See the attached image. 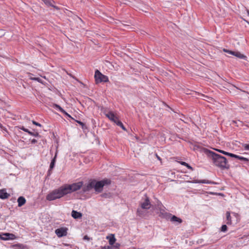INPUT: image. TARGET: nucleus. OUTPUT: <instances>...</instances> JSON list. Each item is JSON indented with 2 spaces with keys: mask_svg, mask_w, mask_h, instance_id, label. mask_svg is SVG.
<instances>
[{
  "mask_svg": "<svg viewBox=\"0 0 249 249\" xmlns=\"http://www.w3.org/2000/svg\"><path fill=\"white\" fill-rule=\"evenodd\" d=\"M204 152L214 165L219 167L221 169H229L230 165L228 163V160L225 157L207 148L204 149Z\"/></svg>",
  "mask_w": 249,
  "mask_h": 249,
  "instance_id": "obj_1",
  "label": "nucleus"
},
{
  "mask_svg": "<svg viewBox=\"0 0 249 249\" xmlns=\"http://www.w3.org/2000/svg\"><path fill=\"white\" fill-rule=\"evenodd\" d=\"M66 195H67L62 185L50 192L47 195L46 198L48 201H53L59 199Z\"/></svg>",
  "mask_w": 249,
  "mask_h": 249,
  "instance_id": "obj_2",
  "label": "nucleus"
},
{
  "mask_svg": "<svg viewBox=\"0 0 249 249\" xmlns=\"http://www.w3.org/2000/svg\"><path fill=\"white\" fill-rule=\"evenodd\" d=\"M83 185V182L79 181L72 184H65L63 186L66 195H68L79 190L82 187Z\"/></svg>",
  "mask_w": 249,
  "mask_h": 249,
  "instance_id": "obj_3",
  "label": "nucleus"
},
{
  "mask_svg": "<svg viewBox=\"0 0 249 249\" xmlns=\"http://www.w3.org/2000/svg\"><path fill=\"white\" fill-rule=\"evenodd\" d=\"M93 188L98 193H101L103 191L104 186L111 184V180L108 178H105L100 181L93 180Z\"/></svg>",
  "mask_w": 249,
  "mask_h": 249,
  "instance_id": "obj_4",
  "label": "nucleus"
},
{
  "mask_svg": "<svg viewBox=\"0 0 249 249\" xmlns=\"http://www.w3.org/2000/svg\"><path fill=\"white\" fill-rule=\"evenodd\" d=\"M94 78L96 83L102 82H107L109 81L108 77L103 74L99 70H96L95 71Z\"/></svg>",
  "mask_w": 249,
  "mask_h": 249,
  "instance_id": "obj_5",
  "label": "nucleus"
},
{
  "mask_svg": "<svg viewBox=\"0 0 249 249\" xmlns=\"http://www.w3.org/2000/svg\"><path fill=\"white\" fill-rule=\"evenodd\" d=\"M111 121L115 123L118 126H120L124 130H126L125 127L121 121L119 120L118 118L112 112H109L106 115Z\"/></svg>",
  "mask_w": 249,
  "mask_h": 249,
  "instance_id": "obj_6",
  "label": "nucleus"
},
{
  "mask_svg": "<svg viewBox=\"0 0 249 249\" xmlns=\"http://www.w3.org/2000/svg\"><path fill=\"white\" fill-rule=\"evenodd\" d=\"M68 229L66 227H62L55 230V233L59 237L65 236L67 234Z\"/></svg>",
  "mask_w": 249,
  "mask_h": 249,
  "instance_id": "obj_7",
  "label": "nucleus"
},
{
  "mask_svg": "<svg viewBox=\"0 0 249 249\" xmlns=\"http://www.w3.org/2000/svg\"><path fill=\"white\" fill-rule=\"evenodd\" d=\"M57 151H56L54 155V157L51 160V162L50 165L49 169L47 172V176H49L51 175V174L52 173V170L54 168L56 160V158H57Z\"/></svg>",
  "mask_w": 249,
  "mask_h": 249,
  "instance_id": "obj_8",
  "label": "nucleus"
},
{
  "mask_svg": "<svg viewBox=\"0 0 249 249\" xmlns=\"http://www.w3.org/2000/svg\"><path fill=\"white\" fill-rule=\"evenodd\" d=\"M165 214L168 215L169 216L171 217L170 221L173 222L176 225H178L179 224H181L182 222V220L175 215H172L171 213H165Z\"/></svg>",
  "mask_w": 249,
  "mask_h": 249,
  "instance_id": "obj_9",
  "label": "nucleus"
},
{
  "mask_svg": "<svg viewBox=\"0 0 249 249\" xmlns=\"http://www.w3.org/2000/svg\"><path fill=\"white\" fill-rule=\"evenodd\" d=\"M16 236L13 233H4L2 234H0V239L2 240H8L10 239H15L16 238Z\"/></svg>",
  "mask_w": 249,
  "mask_h": 249,
  "instance_id": "obj_10",
  "label": "nucleus"
},
{
  "mask_svg": "<svg viewBox=\"0 0 249 249\" xmlns=\"http://www.w3.org/2000/svg\"><path fill=\"white\" fill-rule=\"evenodd\" d=\"M151 204L148 197L145 196V198L143 202L141 203V207L142 209L148 210L151 207Z\"/></svg>",
  "mask_w": 249,
  "mask_h": 249,
  "instance_id": "obj_11",
  "label": "nucleus"
},
{
  "mask_svg": "<svg viewBox=\"0 0 249 249\" xmlns=\"http://www.w3.org/2000/svg\"><path fill=\"white\" fill-rule=\"evenodd\" d=\"M82 188L83 193H86L90 191L93 188V180L89 181L87 184L83 185Z\"/></svg>",
  "mask_w": 249,
  "mask_h": 249,
  "instance_id": "obj_12",
  "label": "nucleus"
},
{
  "mask_svg": "<svg viewBox=\"0 0 249 249\" xmlns=\"http://www.w3.org/2000/svg\"><path fill=\"white\" fill-rule=\"evenodd\" d=\"M47 6H51L57 10H60V8L54 5L55 2L53 0H41Z\"/></svg>",
  "mask_w": 249,
  "mask_h": 249,
  "instance_id": "obj_13",
  "label": "nucleus"
},
{
  "mask_svg": "<svg viewBox=\"0 0 249 249\" xmlns=\"http://www.w3.org/2000/svg\"><path fill=\"white\" fill-rule=\"evenodd\" d=\"M191 183H207V184H216L217 183L213 181L209 180H206V179H203V180H194L191 181H189Z\"/></svg>",
  "mask_w": 249,
  "mask_h": 249,
  "instance_id": "obj_14",
  "label": "nucleus"
},
{
  "mask_svg": "<svg viewBox=\"0 0 249 249\" xmlns=\"http://www.w3.org/2000/svg\"><path fill=\"white\" fill-rule=\"evenodd\" d=\"M10 194L7 193L6 189H2L0 190V198L1 199H5L10 196Z\"/></svg>",
  "mask_w": 249,
  "mask_h": 249,
  "instance_id": "obj_15",
  "label": "nucleus"
},
{
  "mask_svg": "<svg viewBox=\"0 0 249 249\" xmlns=\"http://www.w3.org/2000/svg\"><path fill=\"white\" fill-rule=\"evenodd\" d=\"M71 216L74 219H79L82 217V214L80 212L72 210L71 212Z\"/></svg>",
  "mask_w": 249,
  "mask_h": 249,
  "instance_id": "obj_16",
  "label": "nucleus"
},
{
  "mask_svg": "<svg viewBox=\"0 0 249 249\" xmlns=\"http://www.w3.org/2000/svg\"><path fill=\"white\" fill-rule=\"evenodd\" d=\"M17 202L18 203V206L20 207L25 204L26 200L24 197L20 196L18 198Z\"/></svg>",
  "mask_w": 249,
  "mask_h": 249,
  "instance_id": "obj_17",
  "label": "nucleus"
},
{
  "mask_svg": "<svg viewBox=\"0 0 249 249\" xmlns=\"http://www.w3.org/2000/svg\"><path fill=\"white\" fill-rule=\"evenodd\" d=\"M107 238L108 239V242L110 246L113 245L115 244L116 241V238L114 234H111L110 235L107 236Z\"/></svg>",
  "mask_w": 249,
  "mask_h": 249,
  "instance_id": "obj_18",
  "label": "nucleus"
},
{
  "mask_svg": "<svg viewBox=\"0 0 249 249\" xmlns=\"http://www.w3.org/2000/svg\"><path fill=\"white\" fill-rule=\"evenodd\" d=\"M143 209L141 208H138L137 210V215L140 217H143L146 215L145 211L143 210Z\"/></svg>",
  "mask_w": 249,
  "mask_h": 249,
  "instance_id": "obj_19",
  "label": "nucleus"
},
{
  "mask_svg": "<svg viewBox=\"0 0 249 249\" xmlns=\"http://www.w3.org/2000/svg\"><path fill=\"white\" fill-rule=\"evenodd\" d=\"M233 158L237 159L240 160L244 161L245 163H247V162L249 161V160L246 158H245L242 156H240L239 155H237L234 154Z\"/></svg>",
  "mask_w": 249,
  "mask_h": 249,
  "instance_id": "obj_20",
  "label": "nucleus"
},
{
  "mask_svg": "<svg viewBox=\"0 0 249 249\" xmlns=\"http://www.w3.org/2000/svg\"><path fill=\"white\" fill-rule=\"evenodd\" d=\"M112 196H113L112 193H110V192L105 193L102 194L100 196H101V197L106 198V199H110V198H112Z\"/></svg>",
  "mask_w": 249,
  "mask_h": 249,
  "instance_id": "obj_21",
  "label": "nucleus"
},
{
  "mask_svg": "<svg viewBox=\"0 0 249 249\" xmlns=\"http://www.w3.org/2000/svg\"><path fill=\"white\" fill-rule=\"evenodd\" d=\"M233 55H234L236 57H237L239 58H240V59H246L247 58L246 56L244 55L243 54H241L239 52H234V54H233Z\"/></svg>",
  "mask_w": 249,
  "mask_h": 249,
  "instance_id": "obj_22",
  "label": "nucleus"
},
{
  "mask_svg": "<svg viewBox=\"0 0 249 249\" xmlns=\"http://www.w3.org/2000/svg\"><path fill=\"white\" fill-rule=\"evenodd\" d=\"M216 150L218 152H219V153H221L225 155L229 156L231 158H233V156L234 155V154H233V153H229V152H226V151H225L224 150H220V149H216Z\"/></svg>",
  "mask_w": 249,
  "mask_h": 249,
  "instance_id": "obj_23",
  "label": "nucleus"
},
{
  "mask_svg": "<svg viewBox=\"0 0 249 249\" xmlns=\"http://www.w3.org/2000/svg\"><path fill=\"white\" fill-rule=\"evenodd\" d=\"M13 247L18 249H26V246L22 244H14L13 246Z\"/></svg>",
  "mask_w": 249,
  "mask_h": 249,
  "instance_id": "obj_24",
  "label": "nucleus"
},
{
  "mask_svg": "<svg viewBox=\"0 0 249 249\" xmlns=\"http://www.w3.org/2000/svg\"><path fill=\"white\" fill-rule=\"evenodd\" d=\"M226 219H227V224L228 225H231V216L230 214V213L229 212H227L226 213Z\"/></svg>",
  "mask_w": 249,
  "mask_h": 249,
  "instance_id": "obj_25",
  "label": "nucleus"
},
{
  "mask_svg": "<svg viewBox=\"0 0 249 249\" xmlns=\"http://www.w3.org/2000/svg\"><path fill=\"white\" fill-rule=\"evenodd\" d=\"M179 163L182 165L186 166L187 168L191 169L192 171L194 170V168L190 166L188 163L184 161H180Z\"/></svg>",
  "mask_w": 249,
  "mask_h": 249,
  "instance_id": "obj_26",
  "label": "nucleus"
},
{
  "mask_svg": "<svg viewBox=\"0 0 249 249\" xmlns=\"http://www.w3.org/2000/svg\"><path fill=\"white\" fill-rule=\"evenodd\" d=\"M53 107L56 109L59 110L61 112H64V109H63L59 105L57 104H53Z\"/></svg>",
  "mask_w": 249,
  "mask_h": 249,
  "instance_id": "obj_27",
  "label": "nucleus"
},
{
  "mask_svg": "<svg viewBox=\"0 0 249 249\" xmlns=\"http://www.w3.org/2000/svg\"><path fill=\"white\" fill-rule=\"evenodd\" d=\"M78 124H79L82 127V128L85 130V129H87V126L83 122H82L80 121H76Z\"/></svg>",
  "mask_w": 249,
  "mask_h": 249,
  "instance_id": "obj_28",
  "label": "nucleus"
},
{
  "mask_svg": "<svg viewBox=\"0 0 249 249\" xmlns=\"http://www.w3.org/2000/svg\"><path fill=\"white\" fill-rule=\"evenodd\" d=\"M221 231L225 232L228 230V227L226 225H223L221 227Z\"/></svg>",
  "mask_w": 249,
  "mask_h": 249,
  "instance_id": "obj_29",
  "label": "nucleus"
},
{
  "mask_svg": "<svg viewBox=\"0 0 249 249\" xmlns=\"http://www.w3.org/2000/svg\"><path fill=\"white\" fill-rule=\"evenodd\" d=\"M109 247H112V249H119L120 247V244L119 243H115V245H113L111 246H109Z\"/></svg>",
  "mask_w": 249,
  "mask_h": 249,
  "instance_id": "obj_30",
  "label": "nucleus"
},
{
  "mask_svg": "<svg viewBox=\"0 0 249 249\" xmlns=\"http://www.w3.org/2000/svg\"><path fill=\"white\" fill-rule=\"evenodd\" d=\"M242 146L245 150H249V144L242 143Z\"/></svg>",
  "mask_w": 249,
  "mask_h": 249,
  "instance_id": "obj_31",
  "label": "nucleus"
},
{
  "mask_svg": "<svg viewBox=\"0 0 249 249\" xmlns=\"http://www.w3.org/2000/svg\"><path fill=\"white\" fill-rule=\"evenodd\" d=\"M34 131V134L33 135V136L35 137H36L37 138H41V136L39 134V133L38 132L35 131V129H33Z\"/></svg>",
  "mask_w": 249,
  "mask_h": 249,
  "instance_id": "obj_32",
  "label": "nucleus"
},
{
  "mask_svg": "<svg viewBox=\"0 0 249 249\" xmlns=\"http://www.w3.org/2000/svg\"><path fill=\"white\" fill-rule=\"evenodd\" d=\"M223 51L225 52V53H227L229 54H231V55H233L234 54V51H231V50H227L226 49H224L223 50Z\"/></svg>",
  "mask_w": 249,
  "mask_h": 249,
  "instance_id": "obj_33",
  "label": "nucleus"
},
{
  "mask_svg": "<svg viewBox=\"0 0 249 249\" xmlns=\"http://www.w3.org/2000/svg\"><path fill=\"white\" fill-rule=\"evenodd\" d=\"M18 128H19V129L22 130H23L24 131H25V132H27V133H28V132H29V129H27V128H25V127H24V126H18Z\"/></svg>",
  "mask_w": 249,
  "mask_h": 249,
  "instance_id": "obj_34",
  "label": "nucleus"
},
{
  "mask_svg": "<svg viewBox=\"0 0 249 249\" xmlns=\"http://www.w3.org/2000/svg\"><path fill=\"white\" fill-rule=\"evenodd\" d=\"M32 123H33V124H35V125H36V126H40V127L42 126V125L40 124H39V123H37V122H36L35 121H33Z\"/></svg>",
  "mask_w": 249,
  "mask_h": 249,
  "instance_id": "obj_35",
  "label": "nucleus"
},
{
  "mask_svg": "<svg viewBox=\"0 0 249 249\" xmlns=\"http://www.w3.org/2000/svg\"><path fill=\"white\" fill-rule=\"evenodd\" d=\"M84 240H87L88 241L92 240L91 238H89L88 235H86L83 237Z\"/></svg>",
  "mask_w": 249,
  "mask_h": 249,
  "instance_id": "obj_36",
  "label": "nucleus"
},
{
  "mask_svg": "<svg viewBox=\"0 0 249 249\" xmlns=\"http://www.w3.org/2000/svg\"><path fill=\"white\" fill-rule=\"evenodd\" d=\"M62 113H63L65 116L68 117L69 118H71V116L68 114L65 110H64V112H62Z\"/></svg>",
  "mask_w": 249,
  "mask_h": 249,
  "instance_id": "obj_37",
  "label": "nucleus"
},
{
  "mask_svg": "<svg viewBox=\"0 0 249 249\" xmlns=\"http://www.w3.org/2000/svg\"><path fill=\"white\" fill-rule=\"evenodd\" d=\"M34 80L37 81V82L42 83V80L39 77H36L34 78Z\"/></svg>",
  "mask_w": 249,
  "mask_h": 249,
  "instance_id": "obj_38",
  "label": "nucleus"
},
{
  "mask_svg": "<svg viewBox=\"0 0 249 249\" xmlns=\"http://www.w3.org/2000/svg\"><path fill=\"white\" fill-rule=\"evenodd\" d=\"M0 128L1 130L7 131L6 128L4 127L1 123H0Z\"/></svg>",
  "mask_w": 249,
  "mask_h": 249,
  "instance_id": "obj_39",
  "label": "nucleus"
},
{
  "mask_svg": "<svg viewBox=\"0 0 249 249\" xmlns=\"http://www.w3.org/2000/svg\"><path fill=\"white\" fill-rule=\"evenodd\" d=\"M37 142V140H36V139H32V140H31V144H35V143H36Z\"/></svg>",
  "mask_w": 249,
  "mask_h": 249,
  "instance_id": "obj_40",
  "label": "nucleus"
},
{
  "mask_svg": "<svg viewBox=\"0 0 249 249\" xmlns=\"http://www.w3.org/2000/svg\"><path fill=\"white\" fill-rule=\"evenodd\" d=\"M29 135H31V136H33V135L34 134V132H32L31 131H29L28 133Z\"/></svg>",
  "mask_w": 249,
  "mask_h": 249,
  "instance_id": "obj_41",
  "label": "nucleus"
},
{
  "mask_svg": "<svg viewBox=\"0 0 249 249\" xmlns=\"http://www.w3.org/2000/svg\"><path fill=\"white\" fill-rule=\"evenodd\" d=\"M248 15L249 16V10H247V11Z\"/></svg>",
  "mask_w": 249,
  "mask_h": 249,
  "instance_id": "obj_42",
  "label": "nucleus"
},
{
  "mask_svg": "<svg viewBox=\"0 0 249 249\" xmlns=\"http://www.w3.org/2000/svg\"><path fill=\"white\" fill-rule=\"evenodd\" d=\"M157 157H158V158L159 160H160V157H159L158 156H157Z\"/></svg>",
  "mask_w": 249,
  "mask_h": 249,
  "instance_id": "obj_43",
  "label": "nucleus"
},
{
  "mask_svg": "<svg viewBox=\"0 0 249 249\" xmlns=\"http://www.w3.org/2000/svg\"><path fill=\"white\" fill-rule=\"evenodd\" d=\"M233 123H235L236 122L235 121H233Z\"/></svg>",
  "mask_w": 249,
  "mask_h": 249,
  "instance_id": "obj_44",
  "label": "nucleus"
}]
</instances>
